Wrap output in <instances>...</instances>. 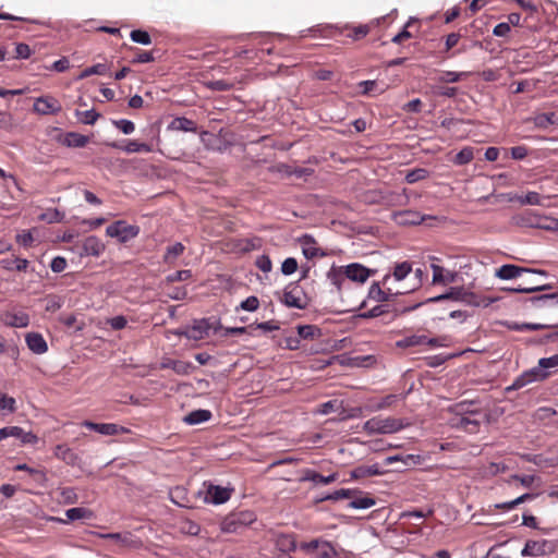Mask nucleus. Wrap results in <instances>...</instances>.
<instances>
[{
    "mask_svg": "<svg viewBox=\"0 0 558 558\" xmlns=\"http://www.w3.org/2000/svg\"><path fill=\"white\" fill-rule=\"evenodd\" d=\"M130 37L134 43L141 45H149L151 43L150 35L146 31L142 29L132 31Z\"/></svg>",
    "mask_w": 558,
    "mask_h": 558,
    "instance_id": "47",
    "label": "nucleus"
},
{
    "mask_svg": "<svg viewBox=\"0 0 558 558\" xmlns=\"http://www.w3.org/2000/svg\"><path fill=\"white\" fill-rule=\"evenodd\" d=\"M255 264L257 268L260 269L263 272H269L272 267L271 260L267 255L259 256L256 259Z\"/></svg>",
    "mask_w": 558,
    "mask_h": 558,
    "instance_id": "61",
    "label": "nucleus"
},
{
    "mask_svg": "<svg viewBox=\"0 0 558 558\" xmlns=\"http://www.w3.org/2000/svg\"><path fill=\"white\" fill-rule=\"evenodd\" d=\"M258 306H259V301L254 295L248 296L246 300H244L240 304V307L242 310H244V311H247V312H254V311H256L258 308Z\"/></svg>",
    "mask_w": 558,
    "mask_h": 558,
    "instance_id": "58",
    "label": "nucleus"
},
{
    "mask_svg": "<svg viewBox=\"0 0 558 558\" xmlns=\"http://www.w3.org/2000/svg\"><path fill=\"white\" fill-rule=\"evenodd\" d=\"M105 251V244L95 235L87 236L84 239L81 251L78 252L80 256H95L98 257Z\"/></svg>",
    "mask_w": 558,
    "mask_h": 558,
    "instance_id": "13",
    "label": "nucleus"
},
{
    "mask_svg": "<svg viewBox=\"0 0 558 558\" xmlns=\"http://www.w3.org/2000/svg\"><path fill=\"white\" fill-rule=\"evenodd\" d=\"M548 375L549 374L547 372H541L538 368H532L517 377L512 385L506 388V391L509 392L512 390L521 389L530 383L545 379Z\"/></svg>",
    "mask_w": 558,
    "mask_h": 558,
    "instance_id": "5",
    "label": "nucleus"
},
{
    "mask_svg": "<svg viewBox=\"0 0 558 558\" xmlns=\"http://www.w3.org/2000/svg\"><path fill=\"white\" fill-rule=\"evenodd\" d=\"M184 252V245L180 242L174 243L173 245L167 247V252L165 254V262L171 263L177 257H179Z\"/></svg>",
    "mask_w": 558,
    "mask_h": 558,
    "instance_id": "41",
    "label": "nucleus"
},
{
    "mask_svg": "<svg viewBox=\"0 0 558 558\" xmlns=\"http://www.w3.org/2000/svg\"><path fill=\"white\" fill-rule=\"evenodd\" d=\"M395 462H401L403 464V468H397L396 471H403L409 466L416 465L421 462V457L415 454H407V456H390L385 459V464L390 465Z\"/></svg>",
    "mask_w": 558,
    "mask_h": 558,
    "instance_id": "22",
    "label": "nucleus"
},
{
    "mask_svg": "<svg viewBox=\"0 0 558 558\" xmlns=\"http://www.w3.org/2000/svg\"><path fill=\"white\" fill-rule=\"evenodd\" d=\"M8 410L9 412L15 411V399L0 393V412Z\"/></svg>",
    "mask_w": 558,
    "mask_h": 558,
    "instance_id": "57",
    "label": "nucleus"
},
{
    "mask_svg": "<svg viewBox=\"0 0 558 558\" xmlns=\"http://www.w3.org/2000/svg\"><path fill=\"white\" fill-rule=\"evenodd\" d=\"M338 555L337 550L333 548V546L327 542H322V545L319 546L317 553L315 554L316 558H335Z\"/></svg>",
    "mask_w": 558,
    "mask_h": 558,
    "instance_id": "38",
    "label": "nucleus"
},
{
    "mask_svg": "<svg viewBox=\"0 0 558 558\" xmlns=\"http://www.w3.org/2000/svg\"><path fill=\"white\" fill-rule=\"evenodd\" d=\"M276 545L280 551L288 554L296 548V542L293 535L281 534L277 537Z\"/></svg>",
    "mask_w": 558,
    "mask_h": 558,
    "instance_id": "27",
    "label": "nucleus"
},
{
    "mask_svg": "<svg viewBox=\"0 0 558 558\" xmlns=\"http://www.w3.org/2000/svg\"><path fill=\"white\" fill-rule=\"evenodd\" d=\"M192 277L191 270H179L167 277L168 282L184 281Z\"/></svg>",
    "mask_w": 558,
    "mask_h": 558,
    "instance_id": "60",
    "label": "nucleus"
},
{
    "mask_svg": "<svg viewBox=\"0 0 558 558\" xmlns=\"http://www.w3.org/2000/svg\"><path fill=\"white\" fill-rule=\"evenodd\" d=\"M0 436H4V439L8 437H14L20 439L22 444H36L38 437L32 432H25L22 427L19 426H7L0 429Z\"/></svg>",
    "mask_w": 558,
    "mask_h": 558,
    "instance_id": "10",
    "label": "nucleus"
},
{
    "mask_svg": "<svg viewBox=\"0 0 558 558\" xmlns=\"http://www.w3.org/2000/svg\"><path fill=\"white\" fill-rule=\"evenodd\" d=\"M428 177V171L423 168L414 169L407 173L405 181L410 184L415 183L417 181L424 180Z\"/></svg>",
    "mask_w": 558,
    "mask_h": 558,
    "instance_id": "46",
    "label": "nucleus"
},
{
    "mask_svg": "<svg viewBox=\"0 0 558 558\" xmlns=\"http://www.w3.org/2000/svg\"><path fill=\"white\" fill-rule=\"evenodd\" d=\"M28 349L35 354H44L48 351V345L44 337L38 332H28L25 336Z\"/></svg>",
    "mask_w": 558,
    "mask_h": 558,
    "instance_id": "20",
    "label": "nucleus"
},
{
    "mask_svg": "<svg viewBox=\"0 0 558 558\" xmlns=\"http://www.w3.org/2000/svg\"><path fill=\"white\" fill-rule=\"evenodd\" d=\"M412 271V265L409 262H402L396 264L392 272V277L396 281L403 280ZM391 279V275H386L383 279V284L386 286Z\"/></svg>",
    "mask_w": 558,
    "mask_h": 558,
    "instance_id": "24",
    "label": "nucleus"
},
{
    "mask_svg": "<svg viewBox=\"0 0 558 558\" xmlns=\"http://www.w3.org/2000/svg\"><path fill=\"white\" fill-rule=\"evenodd\" d=\"M452 409L459 416H470V415L478 416V415H481V413L476 410H469V404L466 402L458 403Z\"/></svg>",
    "mask_w": 558,
    "mask_h": 558,
    "instance_id": "50",
    "label": "nucleus"
},
{
    "mask_svg": "<svg viewBox=\"0 0 558 558\" xmlns=\"http://www.w3.org/2000/svg\"><path fill=\"white\" fill-rule=\"evenodd\" d=\"M75 116L80 118L81 122L84 124L93 125L96 123L100 114L96 112L94 109L86 111L76 110Z\"/></svg>",
    "mask_w": 558,
    "mask_h": 558,
    "instance_id": "39",
    "label": "nucleus"
},
{
    "mask_svg": "<svg viewBox=\"0 0 558 558\" xmlns=\"http://www.w3.org/2000/svg\"><path fill=\"white\" fill-rule=\"evenodd\" d=\"M31 48L28 45L20 43L15 47V58L16 59H27L31 57Z\"/></svg>",
    "mask_w": 558,
    "mask_h": 558,
    "instance_id": "62",
    "label": "nucleus"
},
{
    "mask_svg": "<svg viewBox=\"0 0 558 558\" xmlns=\"http://www.w3.org/2000/svg\"><path fill=\"white\" fill-rule=\"evenodd\" d=\"M534 498V495L532 494H524L518 498H515L514 500H511L509 502H504V504H499V505H496V508L498 509H504V510H510V509H513L515 506H518L519 504L525 501V500H530Z\"/></svg>",
    "mask_w": 558,
    "mask_h": 558,
    "instance_id": "48",
    "label": "nucleus"
},
{
    "mask_svg": "<svg viewBox=\"0 0 558 558\" xmlns=\"http://www.w3.org/2000/svg\"><path fill=\"white\" fill-rule=\"evenodd\" d=\"M64 215L60 213L58 209H48L46 213L39 216L41 221H46L48 223L60 222L63 219Z\"/></svg>",
    "mask_w": 558,
    "mask_h": 558,
    "instance_id": "45",
    "label": "nucleus"
},
{
    "mask_svg": "<svg viewBox=\"0 0 558 558\" xmlns=\"http://www.w3.org/2000/svg\"><path fill=\"white\" fill-rule=\"evenodd\" d=\"M428 218L430 217L422 216L418 211L415 210H402L393 214L395 221L401 226L420 225Z\"/></svg>",
    "mask_w": 558,
    "mask_h": 558,
    "instance_id": "14",
    "label": "nucleus"
},
{
    "mask_svg": "<svg viewBox=\"0 0 558 558\" xmlns=\"http://www.w3.org/2000/svg\"><path fill=\"white\" fill-rule=\"evenodd\" d=\"M123 150L126 151L128 154L141 153V151L150 153L151 148L149 145H147L145 143H138L136 141H129L128 144L123 147Z\"/></svg>",
    "mask_w": 558,
    "mask_h": 558,
    "instance_id": "43",
    "label": "nucleus"
},
{
    "mask_svg": "<svg viewBox=\"0 0 558 558\" xmlns=\"http://www.w3.org/2000/svg\"><path fill=\"white\" fill-rule=\"evenodd\" d=\"M554 549V546L548 541H527L525 543L524 548L521 551V555L523 557H538L544 556L548 553H550Z\"/></svg>",
    "mask_w": 558,
    "mask_h": 558,
    "instance_id": "8",
    "label": "nucleus"
},
{
    "mask_svg": "<svg viewBox=\"0 0 558 558\" xmlns=\"http://www.w3.org/2000/svg\"><path fill=\"white\" fill-rule=\"evenodd\" d=\"M337 477H338L337 473H332L328 476H324L314 470L306 469L303 471V476L300 478V481H302V482L310 481V482H313L316 484L319 483L323 485H328L330 483H333L337 480Z\"/></svg>",
    "mask_w": 558,
    "mask_h": 558,
    "instance_id": "23",
    "label": "nucleus"
},
{
    "mask_svg": "<svg viewBox=\"0 0 558 558\" xmlns=\"http://www.w3.org/2000/svg\"><path fill=\"white\" fill-rule=\"evenodd\" d=\"M408 425L409 423L404 422L402 418L376 416L364 423L363 430L368 435L392 434L401 430Z\"/></svg>",
    "mask_w": 558,
    "mask_h": 558,
    "instance_id": "1",
    "label": "nucleus"
},
{
    "mask_svg": "<svg viewBox=\"0 0 558 558\" xmlns=\"http://www.w3.org/2000/svg\"><path fill=\"white\" fill-rule=\"evenodd\" d=\"M322 542L323 541H319V539H313L311 542H305L300 545V548L307 554H311V553L316 554L319 546L322 545Z\"/></svg>",
    "mask_w": 558,
    "mask_h": 558,
    "instance_id": "63",
    "label": "nucleus"
},
{
    "mask_svg": "<svg viewBox=\"0 0 558 558\" xmlns=\"http://www.w3.org/2000/svg\"><path fill=\"white\" fill-rule=\"evenodd\" d=\"M298 269V262L293 257H288L281 265V271L283 275L289 276L295 272Z\"/></svg>",
    "mask_w": 558,
    "mask_h": 558,
    "instance_id": "55",
    "label": "nucleus"
},
{
    "mask_svg": "<svg viewBox=\"0 0 558 558\" xmlns=\"http://www.w3.org/2000/svg\"><path fill=\"white\" fill-rule=\"evenodd\" d=\"M550 288H551L550 284H542V286H535V287H517V288L511 287V288H508L507 290L510 292H515V293H532V292L548 290Z\"/></svg>",
    "mask_w": 558,
    "mask_h": 558,
    "instance_id": "49",
    "label": "nucleus"
},
{
    "mask_svg": "<svg viewBox=\"0 0 558 558\" xmlns=\"http://www.w3.org/2000/svg\"><path fill=\"white\" fill-rule=\"evenodd\" d=\"M426 336H420V335H412L409 337H405L399 341H397V347L399 348H409V347H415L425 344Z\"/></svg>",
    "mask_w": 558,
    "mask_h": 558,
    "instance_id": "34",
    "label": "nucleus"
},
{
    "mask_svg": "<svg viewBox=\"0 0 558 558\" xmlns=\"http://www.w3.org/2000/svg\"><path fill=\"white\" fill-rule=\"evenodd\" d=\"M106 233L110 238H117L120 242H126L138 234V227L118 220L107 227Z\"/></svg>",
    "mask_w": 558,
    "mask_h": 558,
    "instance_id": "4",
    "label": "nucleus"
},
{
    "mask_svg": "<svg viewBox=\"0 0 558 558\" xmlns=\"http://www.w3.org/2000/svg\"><path fill=\"white\" fill-rule=\"evenodd\" d=\"M461 301L473 306H487L489 304L488 302H485L483 299L471 292H466L465 294H463L461 296Z\"/></svg>",
    "mask_w": 558,
    "mask_h": 558,
    "instance_id": "52",
    "label": "nucleus"
},
{
    "mask_svg": "<svg viewBox=\"0 0 558 558\" xmlns=\"http://www.w3.org/2000/svg\"><path fill=\"white\" fill-rule=\"evenodd\" d=\"M558 366V354H555L549 357H543L538 361V368L541 372H545V369L557 367Z\"/></svg>",
    "mask_w": 558,
    "mask_h": 558,
    "instance_id": "51",
    "label": "nucleus"
},
{
    "mask_svg": "<svg viewBox=\"0 0 558 558\" xmlns=\"http://www.w3.org/2000/svg\"><path fill=\"white\" fill-rule=\"evenodd\" d=\"M56 454L70 465H76L80 460L78 456L72 449L64 446H58Z\"/></svg>",
    "mask_w": 558,
    "mask_h": 558,
    "instance_id": "30",
    "label": "nucleus"
},
{
    "mask_svg": "<svg viewBox=\"0 0 558 558\" xmlns=\"http://www.w3.org/2000/svg\"><path fill=\"white\" fill-rule=\"evenodd\" d=\"M536 128L546 129L550 124H558V116L555 112L539 113L533 118Z\"/></svg>",
    "mask_w": 558,
    "mask_h": 558,
    "instance_id": "29",
    "label": "nucleus"
},
{
    "mask_svg": "<svg viewBox=\"0 0 558 558\" xmlns=\"http://www.w3.org/2000/svg\"><path fill=\"white\" fill-rule=\"evenodd\" d=\"M50 268L53 272H62L66 268V260L64 257L57 256L51 260Z\"/></svg>",
    "mask_w": 558,
    "mask_h": 558,
    "instance_id": "64",
    "label": "nucleus"
},
{
    "mask_svg": "<svg viewBox=\"0 0 558 558\" xmlns=\"http://www.w3.org/2000/svg\"><path fill=\"white\" fill-rule=\"evenodd\" d=\"M160 366L161 368H171L178 375H189L194 369L191 362L172 359H163Z\"/></svg>",
    "mask_w": 558,
    "mask_h": 558,
    "instance_id": "19",
    "label": "nucleus"
},
{
    "mask_svg": "<svg viewBox=\"0 0 558 558\" xmlns=\"http://www.w3.org/2000/svg\"><path fill=\"white\" fill-rule=\"evenodd\" d=\"M375 270L366 268L365 266L353 263L340 269V275H335L332 281L338 287L340 291L345 283V280L349 279L354 282L364 283Z\"/></svg>",
    "mask_w": 558,
    "mask_h": 558,
    "instance_id": "2",
    "label": "nucleus"
},
{
    "mask_svg": "<svg viewBox=\"0 0 558 558\" xmlns=\"http://www.w3.org/2000/svg\"><path fill=\"white\" fill-rule=\"evenodd\" d=\"M230 497L231 489L217 485H209L205 500L215 505H221L228 501Z\"/></svg>",
    "mask_w": 558,
    "mask_h": 558,
    "instance_id": "15",
    "label": "nucleus"
},
{
    "mask_svg": "<svg viewBox=\"0 0 558 558\" xmlns=\"http://www.w3.org/2000/svg\"><path fill=\"white\" fill-rule=\"evenodd\" d=\"M221 328L220 323L213 322L211 318L194 319L191 326H186L184 329L177 333L187 338L189 340H203L205 339L211 329L217 331Z\"/></svg>",
    "mask_w": 558,
    "mask_h": 558,
    "instance_id": "3",
    "label": "nucleus"
},
{
    "mask_svg": "<svg viewBox=\"0 0 558 558\" xmlns=\"http://www.w3.org/2000/svg\"><path fill=\"white\" fill-rule=\"evenodd\" d=\"M108 71L107 66L102 63H97L93 66L85 69L77 77V80L86 78L90 75H104Z\"/></svg>",
    "mask_w": 558,
    "mask_h": 558,
    "instance_id": "40",
    "label": "nucleus"
},
{
    "mask_svg": "<svg viewBox=\"0 0 558 558\" xmlns=\"http://www.w3.org/2000/svg\"><path fill=\"white\" fill-rule=\"evenodd\" d=\"M170 129L175 130V131L193 132V133H196V131H197L196 123L187 118H184V117L175 118L171 122Z\"/></svg>",
    "mask_w": 558,
    "mask_h": 558,
    "instance_id": "28",
    "label": "nucleus"
},
{
    "mask_svg": "<svg viewBox=\"0 0 558 558\" xmlns=\"http://www.w3.org/2000/svg\"><path fill=\"white\" fill-rule=\"evenodd\" d=\"M221 529L223 532H227V533H234V532H238V530L240 529V526L238 525V522L234 518L233 514L227 517L222 523H221Z\"/></svg>",
    "mask_w": 558,
    "mask_h": 558,
    "instance_id": "54",
    "label": "nucleus"
},
{
    "mask_svg": "<svg viewBox=\"0 0 558 558\" xmlns=\"http://www.w3.org/2000/svg\"><path fill=\"white\" fill-rule=\"evenodd\" d=\"M211 412L209 410H195L184 416V422L189 425H196L209 421Z\"/></svg>",
    "mask_w": 558,
    "mask_h": 558,
    "instance_id": "26",
    "label": "nucleus"
},
{
    "mask_svg": "<svg viewBox=\"0 0 558 558\" xmlns=\"http://www.w3.org/2000/svg\"><path fill=\"white\" fill-rule=\"evenodd\" d=\"M82 425L88 429L95 430L101 435L113 436L118 434L126 433L128 429L123 426H119L113 423H94L90 421H84Z\"/></svg>",
    "mask_w": 558,
    "mask_h": 558,
    "instance_id": "11",
    "label": "nucleus"
},
{
    "mask_svg": "<svg viewBox=\"0 0 558 558\" xmlns=\"http://www.w3.org/2000/svg\"><path fill=\"white\" fill-rule=\"evenodd\" d=\"M481 421L473 416H459L456 418L453 426L461 428L468 433H476L478 430Z\"/></svg>",
    "mask_w": 558,
    "mask_h": 558,
    "instance_id": "25",
    "label": "nucleus"
},
{
    "mask_svg": "<svg viewBox=\"0 0 558 558\" xmlns=\"http://www.w3.org/2000/svg\"><path fill=\"white\" fill-rule=\"evenodd\" d=\"M65 515L70 521L81 520V519H90L93 517V512L86 508H71L65 511Z\"/></svg>",
    "mask_w": 558,
    "mask_h": 558,
    "instance_id": "32",
    "label": "nucleus"
},
{
    "mask_svg": "<svg viewBox=\"0 0 558 558\" xmlns=\"http://www.w3.org/2000/svg\"><path fill=\"white\" fill-rule=\"evenodd\" d=\"M299 243L302 246V252L307 259H312L317 256H325L324 252H320L317 247L315 239L310 234H304L299 238Z\"/></svg>",
    "mask_w": 558,
    "mask_h": 558,
    "instance_id": "17",
    "label": "nucleus"
},
{
    "mask_svg": "<svg viewBox=\"0 0 558 558\" xmlns=\"http://www.w3.org/2000/svg\"><path fill=\"white\" fill-rule=\"evenodd\" d=\"M301 294L302 292L298 286H289L283 292L281 302L288 307L303 310L307 303Z\"/></svg>",
    "mask_w": 558,
    "mask_h": 558,
    "instance_id": "9",
    "label": "nucleus"
},
{
    "mask_svg": "<svg viewBox=\"0 0 558 558\" xmlns=\"http://www.w3.org/2000/svg\"><path fill=\"white\" fill-rule=\"evenodd\" d=\"M206 86L211 90L223 92L231 89L233 85L223 80H216L207 82Z\"/></svg>",
    "mask_w": 558,
    "mask_h": 558,
    "instance_id": "56",
    "label": "nucleus"
},
{
    "mask_svg": "<svg viewBox=\"0 0 558 558\" xmlns=\"http://www.w3.org/2000/svg\"><path fill=\"white\" fill-rule=\"evenodd\" d=\"M526 303H530L536 310L551 308L558 305V292L530 298Z\"/></svg>",
    "mask_w": 558,
    "mask_h": 558,
    "instance_id": "16",
    "label": "nucleus"
},
{
    "mask_svg": "<svg viewBox=\"0 0 558 558\" xmlns=\"http://www.w3.org/2000/svg\"><path fill=\"white\" fill-rule=\"evenodd\" d=\"M430 268L433 270V283L434 284H448L453 283L457 280V272L446 270L444 267L432 264Z\"/></svg>",
    "mask_w": 558,
    "mask_h": 558,
    "instance_id": "18",
    "label": "nucleus"
},
{
    "mask_svg": "<svg viewBox=\"0 0 558 558\" xmlns=\"http://www.w3.org/2000/svg\"><path fill=\"white\" fill-rule=\"evenodd\" d=\"M359 492L353 489H339L333 492L332 494L326 495L325 497H322L318 501L324 500H339L343 498H352L354 497Z\"/></svg>",
    "mask_w": 558,
    "mask_h": 558,
    "instance_id": "35",
    "label": "nucleus"
},
{
    "mask_svg": "<svg viewBox=\"0 0 558 558\" xmlns=\"http://www.w3.org/2000/svg\"><path fill=\"white\" fill-rule=\"evenodd\" d=\"M298 335L303 339H314L320 335V330L313 325H302L298 327Z\"/></svg>",
    "mask_w": 558,
    "mask_h": 558,
    "instance_id": "42",
    "label": "nucleus"
},
{
    "mask_svg": "<svg viewBox=\"0 0 558 558\" xmlns=\"http://www.w3.org/2000/svg\"><path fill=\"white\" fill-rule=\"evenodd\" d=\"M375 505V499L369 496L355 497L350 501L349 507L353 509H368Z\"/></svg>",
    "mask_w": 558,
    "mask_h": 558,
    "instance_id": "37",
    "label": "nucleus"
},
{
    "mask_svg": "<svg viewBox=\"0 0 558 558\" xmlns=\"http://www.w3.org/2000/svg\"><path fill=\"white\" fill-rule=\"evenodd\" d=\"M64 143L69 147H84L88 143V137L80 133L70 132L65 135Z\"/></svg>",
    "mask_w": 558,
    "mask_h": 558,
    "instance_id": "31",
    "label": "nucleus"
},
{
    "mask_svg": "<svg viewBox=\"0 0 558 558\" xmlns=\"http://www.w3.org/2000/svg\"><path fill=\"white\" fill-rule=\"evenodd\" d=\"M1 319L4 325L15 328H25L29 324V316L24 312L5 313Z\"/></svg>",
    "mask_w": 558,
    "mask_h": 558,
    "instance_id": "21",
    "label": "nucleus"
},
{
    "mask_svg": "<svg viewBox=\"0 0 558 558\" xmlns=\"http://www.w3.org/2000/svg\"><path fill=\"white\" fill-rule=\"evenodd\" d=\"M523 272H533V274H539L542 276H546L547 272L545 270L541 269H530V268H523L515 265H502L500 268L496 270V277L509 280L520 277Z\"/></svg>",
    "mask_w": 558,
    "mask_h": 558,
    "instance_id": "7",
    "label": "nucleus"
},
{
    "mask_svg": "<svg viewBox=\"0 0 558 558\" xmlns=\"http://www.w3.org/2000/svg\"><path fill=\"white\" fill-rule=\"evenodd\" d=\"M415 290V287L407 290H396L393 291L392 288L388 287L386 290L381 289L379 282H374L368 290V298L371 300H374L376 302H387L390 300L391 296L408 293Z\"/></svg>",
    "mask_w": 558,
    "mask_h": 558,
    "instance_id": "6",
    "label": "nucleus"
},
{
    "mask_svg": "<svg viewBox=\"0 0 558 558\" xmlns=\"http://www.w3.org/2000/svg\"><path fill=\"white\" fill-rule=\"evenodd\" d=\"M465 293H466V291H464L461 288H450L449 292L430 298V299H428V302L436 303V302H440L442 300H448V299L461 301V296Z\"/></svg>",
    "mask_w": 558,
    "mask_h": 558,
    "instance_id": "33",
    "label": "nucleus"
},
{
    "mask_svg": "<svg viewBox=\"0 0 558 558\" xmlns=\"http://www.w3.org/2000/svg\"><path fill=\"white\" fill-rule=\"evenodd\" d=\"M34 110L40 114H54L61 111V105L51 96H43L36 99Z\"/></svg>",
    "mask_w": 558,
    "mask_h": 558,
    "instance_id": "12",
    "label": "nucleus"
},
{
    "mask_svg": "<svg viewBox=\"0 0 558 558\" xmlns=\"http://www.w3.org/2000/svg\"><path fill=\"white\" fill-rule=\"evenodd\" d=\"M113 125L118 128L124 134H131L135 130V125L132 121L121 119L112 121Z\"/></svg>",
    "mask_w": 558,
    "mask_h": 558,
    "instance_id": "53",
    "label": "nucleus"
},
{
    "mask_svg": "<svg viewBox=\"0 0 558 558\" xmlns=\"http://www.w3.org/2000/svg\"><path fill=\"white\" fill-rule=\"evenodd\" d=\"M398 399L396 395H388L383 398L376 405H374V410L379 411L386 408H390Z\"/></svg>",
    "mask_w": 558,
    "mask_h": 558,
    "instance_id": "59",
    "label": "nucleus"
},
{
    "mask_svg": "<svg viewBox=\"0 0 558 558\" xmlns=\"http://www.w3.org/2000/svg\"><path fill=\"white\" fill-rule=\"evenodd\" d=\"M233 515L240 527L250 525L256 520L255 514L251 511H241L239 513H233Z\"/></svg>",
    "mask_w": 558,
    "mask_h": 558,
    "instance_id": "44",
    "label": "nucleus"
},
{
    "mask_svg": "<svg viewBox=\"0 0 558 558\" xmlns=\"http://www.w3.org/2000/svg\"><path fill=\"white\" fill-rule=\"evenodd\" d=\"M474 158L473 148L464 147L453 158V162L459 166H463L472 161Z\"/></svg>",
    "mask_w": 558,
    "mask_h": 558,
    "instance_id": "36",
    "label": "nucleus"
}]
</instances>
